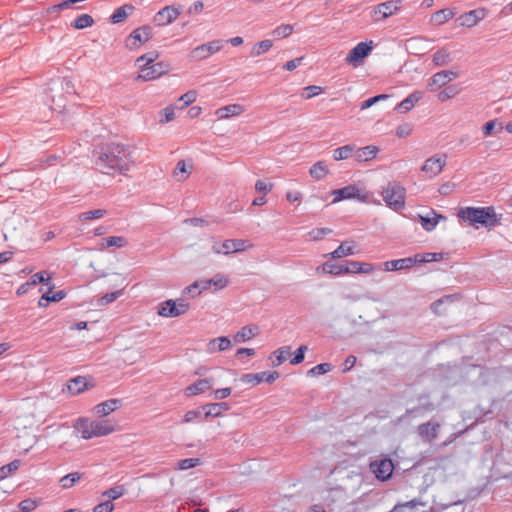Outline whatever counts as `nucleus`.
I'll return each mask as SVG.
<instances>
[{"instance_id": "obj_31", "label": "nucleus", "mask_w": 512, "mask_h": 512, "mask_svg": "<svg viewBox=\"0 0 512 512\" xmlns=\"http://www.w3.org/2000/svg\"><path fill=\"white\" fill-rule=\"evenodd\" d=\"M231 346V340L226 336L214 338L208 343V351L213 353L217 351H224Z\"/></svg>"}, {"instance_id": "obj_23", "label": "nucleus", "mask_w": 512, "mask_h": 512, "mask_svg": "<svg viewBox=\"0 0 512 512\" xmlns=\"http://www.w3.org/2000/svg\"><path fill=\"white\" fill-rule=\"evenodd\" d=\"M423 93L420 91H415L411 93L408 97L402 100L396 107V110L399 113H406L410 111L414 105L422 98Z\"/></svg>"}, {"instance_id": "obj_25", "label": "nucleus", "mask_w": 512, "mask_h": 512, "mask_svg": "<svg viewBox=\"0 0 512 512\" xmlns=\"http://www.w3.org/2000/svg\"><path fill=\"white\" fill-rule=\"evenodd\" d=\"M418 400L420 404L416 407L408 409V414L421 415L426 412H431L435 409V405L429 401L427 395H421Z\"/></svg>"}, {"instance_id": "obj_44", "label": "nucleus", "mask_w": 512, "mask_h": 512, "mask_svg": "<svg viewBox=\"0 0 512 512\" xmlns=\"http://www.w3.org/2000/svg\"><path fill=\"white\" fill-rule=\"evenodd\" d=\"M20 460H14L7 465L0 467V481L11 475L13 472L19 469Z\"/></svg>"}, {"instance_id": "obj_2", "label": "nucleus", "mask_w": 512, "mask_h": 512, "mask_svg": "<svg viewBox=\"0 0 512 512\" xmlns=\"http://www.w3.org/2000/svg\"><path fill=\"white\" fill-rule=\"evenodd\" d=\"M458 217L472 226L477 224L491 229L501 224L502 215H497L493 206L487 207H464L458 211Z\"/></svg>"}, {"instance_id": "obj_6", "label": "nucleus", "mask_w": 512, "mask_h": 512, "mask_svg": "<svg viewBox=\"0 0 512 512\" xmlns=\"http://www.w3.org/2000/svg\"><path fill=\"white\" fill-rule=\"evenodd\" d=\"M249 245L243 239H227L224 242H216L212 246V250L216 254H231L235 252L245 251Z\"/></svg>"}, {"instance_id": "obj_48", "label": "nucleus", "mask_w": 512, "mask_h": 512, "mask_svg": "<svg viewBox=\"0 0 512 512\" xmlns=\"http://www.w3.org/2000/svg\"><path fill=\"white\" fill-rule=\"evenodd\" d=\"M173 174L175 177H177L178 181H182L187 178L188 170L185 160H180L177 162Z\"/></svg>"}, {"instance_id": "obj_1", "label": "nucleus", "mask_w": 512, "mask_h": 512, "mask_svg": "<svg viewBox=\"0 0 512 512\" xmlns=\"http://www.w3.org/2000/svg\"><path fill=\"white\" fill-rule=\"evenodd\" d=\"M133 161L128 148L123 144L111 143L102 148L95 161L97 168L104 174L126 175Z\"/></svg>"}, {"instance_id": "obj_46", "label": "nucleus", "mask_w": 512, "mask_h": 512, "mask_svg": "<svg viewBox=\"0 0 512 512\" xmlns=\"http://www.w3.org/2000/svg\"><path fill=\"white\" fill-rule=\"evenodd\" d=\"M158 57V54L156 52H149L147 54H144L137 58L136 64L139 66L140 71L142 68H145L152 64L156 58Z\"/></svg>"}, {"instance_id": "obj_59", "label": "nucleus", "mask_w": 512, "mask_h": 512, "mask_svg": "<svg viewBox=\"0 0 512 512\" xmlns=\"http://www.w3.org/2000/svg\"><path fill=\"white\" fill-rule=\"evenodd\" d=\"M105 241L108 247L115 246L118 248H122L127 244V240L122 236H111L106 238Z\"/></svg>"}, {"instance_id": "obj_20", "label": "nucleus", "mask_w": 512, "mask_h": 512, "mask_svg": "<svg viewBox=\"0 0 512 512\" xmlns=\"http://www.w3.org/2000/svg\"><path fill=\"white\" fill-rule=\"evenodd\" d=\"M122 406L121 399H109L95 406V412L98 416L104 417L114 412Z\"/></svg>"}, {"instance_id": "obj_33", "label": "nucleus", "mask_w": 512, "mask_h": 512, "mask_svg": "<svg viewBox=\"0 0 512 512\" xmlns=\"http://www.w3.org/2000/svg\"><path fill=\"white\" fill-rule=\"evenodd\" d=\"M386 271H398L412 267L411 257L386 261L384 263Z\"/></svg>"}, {"instance_id": "obj_17", "label": "nucleus", "mask_w": 512, "mask_h": 512, "mask_svg": "<svg viewBox=\"0 0 512 512\" xmlns=\"http://www.w3.org/2000/svg\"><path fill=\"white\" fill-rule=\"evenodd\" d=\"M440 425L436 422L428 421L417 427V433L426 442H433L438 437Z\"/></svg>"}, {"instance_id": "obj_5", "label": "nucleus", "mask_w": 512, "mask_h": 512, "mask_svg": "<svg viewBox=\"0 0 512 512\" xmlns=\"http://www.w3.org/2000/svg\"><path fill=\"white\" fill-rule=\"evenodd\" d=\"M189 304L182 298L169 299L159 305L158 315L167 318H174L185 314L189 310Z\"/></svg>"}, {"instance_id": "obj_57", "label": "nucleus", "mask_w": 512, "mask_h": 512, "mask_svg": "<svg viewBox=\"0 0 512 512\" xmlns=\"http://www.w3.org/2000/svg\"><path fill=\"white\" fill-rule=\"evenodd\" d=\"M458 93V89L455 85H451L446 87L438 94V99L440 101H446L452 97H454Z\"/></svg>"}, {"instance_id": "obj_56", "label": "nucleus", "mask_w": 512, "mask_h": 512, "mask_svg": "<svg viewBox=\"0 0 512 512\" xmlns=\"http://www.w3.org/2000/svg\"><path fill=\"white\" fill-rule=\"evenodd\" d=\"M37 506V501L30 498L22 500L18 505L21 512H32L37 508Z\"/></svg>"}, {"instance_id": "obj_27", "label": "nucleus", "mask_w": 512, "mask_h": 512, "mask_svg": "<svg viewBox=\"0 0 512 512\" xmlns=\"http://www.w3.org/2000/svg\"><path fill=\"white\" fill-rule=\"evenodd\" d=\"M134 11V6L131 4H125L119 8H117L113 14L110 16L109 20L113 24L123 22L132 12Z\"/></svg>"}, {"instance_id": "obj_30", "label": "nucleus", "mask_w": 512, "mask_h": 512, "mask_svg": "<svg viewBox=\"0 0 512 512\" xmlns=\"http://www.w3.org/2000/svg\"><path fill=\"white\" fill-rule=\"evenodd\" d=\"M453 16L454 12L451 9H441L432 14L430 23L435 26H440L450 20Z\"/></svg>"}, {"instance_id": "obj_41", "label": "nucleus", "mask_w": 512, "mask_h": 512, "mask_svg": "<svg viewBox=\"0 0 512 512\" xmlns=\"http://www.w3.org/2000/svg\"><path fill=\"white\" fill-rule=\"evenodd\" d=\"M354 254V246L348 242L341 243L336 250L331 253L333 258H341Z\"/></svg>"}, {"instance_id": "obj_53", "label": "nucleus", "mask_w": 512, "mask_h": 512, "mask_svg": "<svg viewBox=\"0 0 512 512\" xmlns=\"http://www.w3.org/2000/svg\"><path fill=\"white\" fill-rule=\"evenodd\" d=\"M200 463L201 460L199 458H186L178 461L177 468L179 470H187L200 465Z\"/></svg>"}, {"instance_id": "obj_19", "label": "nucleus", "mask_w": 512, "mask_h": 512, "mask_svg": "<svg viewBox=\"0 0 512 512\" xmlns=\"http://www.w3.org/2000/svg\"><path fill=\"white\" fill-rule=\"evenodd\" d=\"M212 387H213V379L212 378L200 379L186 387L185 395L188 397L195 396V395H198L200 393H203V392L211 389Z\"/></svg>"}, {"instance_id": "obj_13", "label": "nucleus", "mask_w": 512, "mask_h": 512, "mask_svg": "<svg viewBox=\"0 0 512 512\" xmlns=\"http://www.w3.org/2000/svg\"><path fill=\"white\" fill-rule=\"evenodd\" d=\"M280 374L277 371H265L259 373H248L241 376V381L247 384H259L261 382L273 383L279 378Z\"/></svg>"}, {"instance_id": "obj_58", "label": "nucleus", "mask_w": 512, "mask_h": 512, "mask_svg": "<svg viewBox=\"0 0 512 512\" xmlns=\"http://www.w3.org/2000/svg\"><path fill=\"white\" fill-rule=\"evenodd\" d=\"M274 354H277L276 363H274V366H278V365L282 364L287 359L288 355H290V347L283 346V347L277 349L274 352Z\"/></svg>"}, {"instance_id": "obj_8", "label": "nucleus", "mask_w": 512, "mask_h": 512, "mask_svg": "<svg viewBox=\"0 0 512 512\" xmlns=\"http://www.w3.org/2000/svg\"><path fill=\"white\" fill-rule=\"evenodd\" d=\"M372 49V41L369 43L360 42L350 50L345 60L348 64H352L354 67H357L364 62V59L370 54Z\"/></svg>"}, {"instance_id": "obj_18", "label": "nucleus", "mask_w": 512, "mask_h": 512, "mask_svg": "<svg viewBox=\"0 0 512 512\" xmlns=\"http://www.w3.org/2000/svg\"><path fill=\"white\" fill-rule=\"evenodd\" d=\"M458 73L451 70H443L435 73L428 81V87L434 90L433 87L441 88L445 86L452 79L457 78Z\"/></svg>"}, {"instance_id": "obj_7", "label": "nucleus", "mask_w": 512, "mask_h": 512, "mask_svg": "<svg viewBox=\"0 0 512 512\" xmlns=\"http://www.w3.org/2000/svg\"><path fill=\"white\" fill-rule=\"evenodd\" d=\"M400 0L397 1H386L376 5L372 12L371 17L374 22H380L392 15L397 14L400 10Z\"/></svg>"}, {"instance_id": "obj_11", "label": "nucleus", "mask_w": 512, "mask_h": 512, "mask_svg": "<svg viewBox=\"0 0 512 512\" xmlns=\"http://www.w3.org/2000/svg\"><path fill=\"white\" fill-rule=\"evenodd\" d=\"M167 71L168 65L164 62L150 64L149 66L142 68L136 80L151 81L162 76Z\"/></svg>"}, {"instance_id": "obj_16", "label": "nucleus", "mask_w": 512, "mask_h": 512, "mask_svg": "<svg viewBox=\"0 0 512 512\" xmlns=\"http://www.w3.org/2000/svg\"><path fill=\"white\" fill-rule=\"evenodd\" d=\"M487 12L488 11L485 8L474 9L460 15L458 20L460 21L461 26L470 28L477 25L480 20L484 19Z\"/></svg>"}, {"instance_id": "obj_63", "label": "nucleus", "mask_w": 512, "mask_h": 512, "mask_svg": "<svg viewBox=\"0 0 512 512\" xmlns=\"http://www.w3.org/2000/svg\"><path fill=\"white\" fill-rule=\"evenodd\" d=\"M307 350V346L301 345L294 353V357L291 358L290 363L292 365L300 364L304 361L305 358V352Z\"/></svg>"}, {"instance_id": "obj_22", "label": "nucleus", "mask_w": 512, "mask_h": 512, "mask_svg": "<svg viewBox=\"0 0 512 512\" xmlns=\"http://www.w3.org/2000/svg\"><path fill=\"white\" fill-rule=\"evenodd\" d=\"M152 36V28L148 25L136 28L132 31L129 39H133V45L139 46L142 43L147 42Z\"/></svg>"}, {"instance_id": "obj_35", "label": "nucleus", "mask_w": 512, "mask_h": 512, "mask_svg": "<svg viewBox=\"0 0 512 512\" xmlns=\"http://www.w3.org/2000/svg\"><path fill=\"white\" fill-rule=\"evenodd\" d=\"M355 152V145L354 144H347L344 146H341L333 151V158L336 161L345 160L350 157H354Z\"/></svg>"}, {"instance_id": "obj_51", "label": "nucleus", "mask_w": 512, "mask_h": 512, "mask_svg": "<svg viewBox=\"0 0 512 512\" xmlns=\"http://www.w3.org/2000/svg\"><path fill=\"white\" fill-rule=\"evenodd\" d=\"M331 370H332V365L330 363H321V364H318V365L314 366L313 368H311L308 371V375L320 376L327 372H330Z\"/></svg>"}, {"instance_id": "obj_50", "label": "nucleus", "mask_w": 512, "mask_h": 512, "mask_svg": "<svg viewBox=\"0 0 512 512\" xmlns=\"http://www.w3.org/2000/svg\"><path fill=\"white\" fill-rule=\"evenodd\" d=\"M50 279V273H48L47 271H40L31 276L29 283L31 286H35L38 283L48 282Z\"/></svg>"}, {"instance_id": "obj_36", "label": "nucleus", "mask_w": 512, "mask_h": 512, "mask_svg": "<svg viewBox=\"0 0 512 512\" xmlns=\"http://www.w3.org/2000/svg\"><path fill=\"white\" fill-rule=\"evenodd\" d=\"M451 61V54L446 48H441L433 54L432 62L437 67L445 66Z\"/></svg>"}, {"instance_id": "obj_15", "label": "nucleus", "mask_w": 512, "mask_h": 512, "mask_svg": "<svg viewBox=\"0 0 512 512\" xmlns=\"http://www.w3.org/2000/svg\"><path fill=\"white\" fill-rule=\"evenodd\" d=\"M446 164L445 157L434 155L428 158L421 167V170L429 175L435 177L440 174Z\"/></svg>"}, {"instance_id": "obj_10", "label": "nucleus", "mask_w": 512, "mask_h": 512, "mask_svg": "<svg viewBox=\"0 0 512 512\" xmlns=\"http://www.w3.org/2000/svg\"><path fill=\"white\" fill-rule=\"evenodd\" d=\"M222 40H213L208 43L197 46L191 51V58L194 60H203L208 58L210 55L218 52L223 47Z\"/></svg>"}, {"instance_id": "obj_32", "label": "nucleus", "mask_w": 512, "mask_h": 512, "mask_svg": "<svg viewBox=\"0 0 512 512\" xmlns=\"http://www.w3.org/2000/svg\"><path fill=\"white\" fill-rule=\"evenodd\" d=\"M432 214V217L419 215L422 228L428 232L432 231L436 227L440 219L445 218L443 215L436 213L435 210H432Z\"/></svg>"}, {"instance_id": "obj_55", "label": "nucleus", "mask_w": 512, "mask_h": 512, "mask_svg": "<svg viewBox=\"0 0 512 512\" xmlns=\"http://www.w3.org/2000/svg\"><path fill=\"white\" fill-rule=\"evenodd\" d=\"M293 32V26L290 24H281L278 27H276L272 34L276 37H283L286 38L289 35H291Z\"/></svg>"}, {"instance_id": "obj_54", "label": "nucleus", "mask_w": 512, "mask_h": 512, "mask_svg": "<svg viewBox=\"0 0 512 512\" xmlns=\"http://www.w3.org/2000/svg\"><path fill=\"white\" fill-rule=\"evenodd\" d=\"M122 295V290L106 293L102 297L99 298L98 304L101 306L108 305L112 302H114L116 299H118Z\"/></svg>"}, {"instance_id": "obj_28", "label": "nucleus", "mask_w": 512, "mask_h": 512, "mask_svg": "<svg viewBox=\"0 0 512 512\" xmlns=\"http://www.w3.org/2000/svg\"><path fill=\"white\" fill-rule=\"evenodd\" d=\"M67 387L72 395L80 394L88 388V379L86 377L77 376L69 381Z\"/></svg>"}, {"instance_id": "obj_26", "label": "nucleus", "mask_w": 512, "mask_h": 512, "mask_svg": "<svg viewBox=\"0 0 512 512\" xmlns=\"http://www.w3.org/2000/svg\"><path fill=\"white\" fill-rule=\"evenodd\" d=\"M203 409L207 408V411L204 414V419H207L209 417H219L221 416L223 411H228L230 409V406L226 402H219V403H210L207 405L202 406Z\"/></svg>"}, {"instance_id": "obj_3", "label": "nucleus", "mask_w": 512, "mask_h": 512, "mask_svg": "<svg viewBox=\"0 0 512 512\" xmlns=\"http://www.w3.org/2000/svg\"><path fill=\"white\" fill-rule=\"evenodd\" d=\"M75 428L81 433L84 439L106 436L115 430L114 426L108 421H89L88 419H79Z\"/></svg>"}, {"instance_id": "obj_61", "label": "nucleus", "mask_w": 512, "mask_h": 512, "mask_svg": "<svg viewBox=\"0 0 512 512\" xmlns=\"http://www.w3.org/2000/svg\"><path fill=\"white\" fill-rule=\"evenodd\" d=\"M413 127L410 123H404L396 128V136L399 138H406L411 135Z\"/></svg>"}, {"instance_id": "obj_39", "label": "nucleus", "mask_w": 512, "mask_h": 512, "mask_svg": "<svg viewBox=\"0 0 512 512\" xmlns=\"http://www.w3.org/2000/svg\"><path fill=\"white\" fill-rule=\"evenodd\" d=\"M94 24V19L89 14L79 15L74 22L71 24L74 29L82 30L87 27H91Z\"/></svg>"}, {"instance_id": "obj_60", "label": "nucleus", "mask_w": 512, "mask_h": 512, "mask_svg": "<svg viewBox=\"0 0 512 512\" xmlns=\"http://www.w3.org/2000/svg\"><path fill=\"white\" fill-rule=\"evenodd\" d=\"M196 97H197V93L194 90H190V91L186 92L185 94H183L179 98V101L182 102L181 108L187 107L188 105L195 102Z\"/></svg>"}, {"instance_id": "obj_52", "label": "nucleus", "mask_w": 512, "mask_h": 512, "mask_svg": "<svg viewBox=\"0 0 512 512\" xmlns=\"http://www.w3.org/2000/svg\"><path fill=\"white\" fill-rule=\"evenodd\" d=\"M323 92V88L317 85H310L303 88L301 96L304 99H311Z\"/></svg>"}, {"instance_id": "obj_37", "label": "nucleus", "mask_w": 512, "mask_h": 512, "mask_svg": "<svg viewBox=\"0 0 512 512\" xmlns=\"http://www.w3.org/2000/svg\"><path fill=\"white\" fill-rule=\"evenodd\" d=\"M328 172V167L324 161L316 162L311 166L309 170L311 177L317 180L323 179L328 174Z\"/></svg>"}, {"instance_id": "obj_14", "label": "nucleus", "mask_w": 512, "mask_h": 512, "mask_svg": "<svg viewBox=\"0 0 512 512\" xmlns=\"http://www.w3.org/2000/svg\"><path fill=\"white\" fill-rule=\"evenodd\" d=\"M180 14V10L174 6H166L158 11L153 21L158 26H165L172 23Z\"/></svg>"}, {"instance_id": "obj_4", "label": "nucleus", "mask_w": 512, "mask_h": 512, "mask_svg": "<svg viewBox=\"0 0 512 512\" xmlns=\"http://www.w3.org/2000/svg\"><path fill=\"white\" fill-rule=\"evenodd\" d=\"M382 197L386 205L394 211L405 207L406 189L399 183L392 181L382 190Z\"/></svg>"}, {"instance_id": "obj_12", "label": "nucleus", "mask_w": 512, "mask_h": 512, "mask_svg": "<svg viewBox=\"0 0 512 512\" xmlns=\"http://www.w3.org/2000/svg\"><path fill=\"white\" fill-rule=\"evenodd\" d=\"M370 468L377 479L385 481L391 477L394 470V465L390 459H381L372 462L370 464Z\"/></svg>"}, {"instance_id": "obj_40", "label": "nucleus", "mask_w": 512, "mask_h": 512, "mask_svg": "<svg viewBox=\"0 0 512 512\" xmlns=\"http://www.w3.org/2000/svg\"><path fill=\"white\" fill-rule=\"evenodd\" d=\"M126 493V489L124 485H117L115 487H112L104 492H102L101 497L107 498L108 500L112 501L116 500L120 497H122Z\"/></svg>"}, {"instance_id": "obj_29", "label": "nucleus", "mask_w": 512, "mask_h": 512, "mask_svg": "<svg viewBox=\"0 0 512 512\" xmlns=\"http://www.w3.org/2000/svg\"><path fill=\"white\" fill-rule=\"evenodd\" d=\"M244 111L243 107L239 104H231L221 107L216 110V115L219 119H227L230 116L240 115Z\"/></svg>"}, {"instance_id": "obj_21", "label": "nucleus", "mask_w": 512, "mask_h": 512, "mask_svg": "<svg viewBox=\"0 0 512 512\" xmlns=\"http://www.w3.org/2000/svg\"><path fill=\"white\" fill-rule=\"evenodd\" d=\"M379 149L374 145H368L363 148L355 146L354 159L358 162H367L374 159Z\"/></svg>"}, {"instance_id": "obj_62", "label": "nucleus", "mask_w": 512, "mask_h": 512, "mask_svg": "<svg viewBox=\"0 0 512 512\" xmlns=\"http://www.w3.org/2000/svg\"><path fill=\"white\" fill-rule=\"evenodd\" d=\"M274 187V184L271 182H265L263 180H257L255 183V190L259 193H263L264 195L268 194Z\"/></svg>"}, {"instance_id": "obj_42", "label": "nucleus", "mask_w": 512, "mask_h": 512, "mask_svg": "<svg viewBox=\"0 0 512 512\" xmlns=\"http://www.w3.org/2000/svg\"><path fill=\"white\" fill-rule=\"evenodd\" d=\"M272 46H273V42L269 39L260 41L253 46V48L251 50V56H253V57L260 56L263 53L269 51Z\"/></svg>"}, {"instance_id": "obj_9", "label": "nucleus", "mask_w": 512, "mask_h": 512, "mask_svg": "<svg viewBox=\"0 0 512 512\" xmlns=\"http://www.w3.org/2000/svg\"><path fill=\"white\" fill-rule=\"evenodd\" d=\"M332 194L334 195L333 203L350 199H357L365 202L367 199V196L362 195L360 189L355 184H350L343 188L333 190Z\"/></svg>"}, {"instance_id": "obj_45", "label": "nucleus", "mask_w": 512, "mask_h": 512, "mask_svg": "<svg viewBox=\"0 0 512 512\" xmlns=\"http://www.w3.org/2000/svg\"><path fill=\"white\" fill-rule=\"evenodd\" d=\"M66 296V293L65 291L63 290H59V291H56L54 292L52 295H50V293H44L39 302H38V305L41 307L42 306V301H45L46 303H50V302H58L62 299H64Z\"/></svg>"}, {"instance_id": "obj_49", "label": "nucleus", "mask_w": 512, "mask_h": 512, "mask_svg": "<svg viewBox=\"0 0 512 512\" xmlns=\"http://www.w3.org/2000/svg\"><path fill=\"white\" fill-rule=\"evenodd\" d=\"M209 281L211 282V286L215 287V290L223 289L228 285L227 277L221 273H217L211 279H209Z\"/></svg>"}, {"instance_id": "obj_34", "label": "nucleus", "mask_w": 512, "mask_h": 512, "mask_svg": "<svg viewBox=\"0 0 512 512\" xmlns=\"http://www.w3.org/2000/svg\"><path fill=\"white\" fill-rule=\"evenodd\" d=\"M349 273H363L370 274L375 268L371 263H365L360 261H348Z\"/></svg>"}, {"instance_id": "obj_47", "label": "nucleus", "mask_w": 512, "mask_h": 512, "mask_svg": "<svg viewBox=\"0 0 512 512\" xmlns=\"http://www.w3.org/2000/svg\"><path fill=\"white\" fill-rule=\"evenodd\" d=\"M107 211L105 209H95L83 212L79 215V218L81 220H94V219H100L103 216H105Z\"/></svg>"}, {"instance_id": "obj_64", "label": "nucleus", "mask_w": 512, "mask_h": 512, "mask_svg": "<svg viewBox=\"0 0 512 512\" xmlns=\"http://www.w3.org/2000/svg\"><path fill=\"white\" fill-rule=\"evenodd\" d=\"M115 508V505L110 500H105L93 508V512H112Z\"/></svg>"}, {"instance_id": "obj_24", "label": "nucleus", "mask_w": 512, "mask_h": 512, "mask_svg": "<svg viewBox=\"0 0 512 512\" xmlns=\"http://www.w3.org/2000/svg\"><path fill=\"white\" fill-rule=\"evenodd\" d=\"M322 269L324 273H329L335 276L349 273L348 261H344L339 264L327 261L322 265Z\"/></svg>"}, {"instance_id": "obj_43", "label": "nucleus", "mask_w": 512, "mask_h": 512, "mask_svg": "<svg viewBox=\"0 0 512 512\" xmlns=\"http://www.w3.org/2000/svg\"><path fill=\"white\" fill-rule=\"evenodd\" d=\"M81 476H82V474L79 472L69 473V474L63 476L60 479L59 483L62 488L68 489V488H71L77 481H79L81 479Z\"/></svg>"}, {"instance_id": "obj_38", "label": "nucleus", "mask_w": 512, "mask_h": 512, "mask_svg": "<svg viewBox=\"0 0 512 512\" xmlns=\"http://www.w3.org/2000/svg\"><path fill=\"white\" fill-rule=\"evenodd\" d=\"M257 327L244 326L233 337L236 343H241L250 340L255 336Z\"/></svg>"}]
</instances>
